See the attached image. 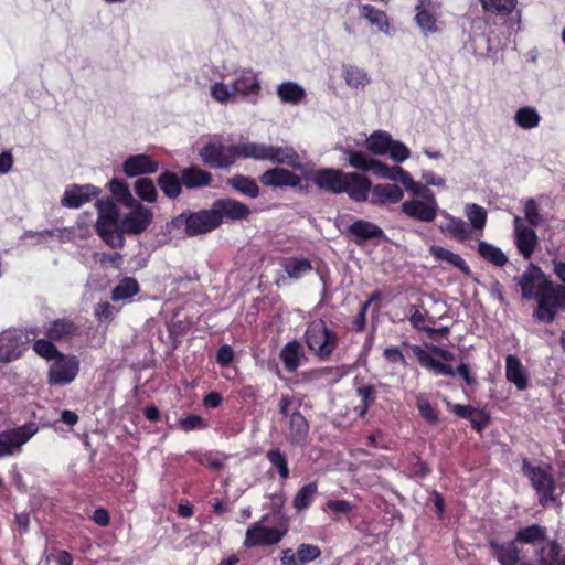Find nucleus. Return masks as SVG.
<instances>
[{
  "instance_id": "obj_39",
  "label": "nucleus",
  "mask_w": 565,
  "mask_h": 565,
  "mask_svg": "<svg viewBox=\"0 0 565 565\" xmlns=\"http://www.w3.org/2000/svg\"><path fill=\"white\" fill-rule=\"evenodd\" d=\"M342 76L345 84L354 89H363L371 81L364 70L352 65L343 67Z\"/></svg>"
},
{
  "instance_id": "obj_34",
  "label": "nucleus",
  "mask_w": 565,
  "mask_h": 565,
  "mask_svg": "<svg viewBox=\"0 0 565 565\" xmlns=\"http://www.w3.org/2000/svg\"><path fill=\"white\" fill-rule=\"evenodd\" d=\"M348 232L354 236L356 241H366L383 235V231L377 225L364 220L353 222L348 227Z\"/></svg>"
},
{
  "instance_id": "obj_1",
  "label": "nucleus",
  "mask_w": 565,
  "mask_h": 565,
  "mask_svg": "<svg viewBox=\"0 0 565 565\" xmlns=\"http://www.w3.org/2000/svg\"><path fill=\"white\" fill-rule=\"evenodd\" d=\"M218 226V218L213 206L199 212H183L167 224L169 233L183 230L186 236H196L213 231Z\"/></svg>"
},
{
  "instance_id": "obj_18",
  "label": "nucleus",
  "mask_w": 565,
  "mask_h": 565,
  "mask_svg": "<svg viewBox=\"0 0 565 565\" xmlns=\"http://www.w3.org/2000/svg\"><path fill=\"white\" fill-rule=\"evenodd\" d=\"M212 206L218 218V225L224 218L239 221L247 218L250 214L247 205L231 198L216 200Z\"/></svg>"
},
{
  "instance_id": "obj_58",
  "label": "nucleus",
  "mask_w": 565,
  "mask_h": 565,
  "mask_svg": "<svg viewBox=\"0 0 565 565\" xmlns=\"http://www.w3.org/2000/svg\"><path fill=\"white\" fill-rule=\"evenodd\" d=\"M33 350L38 355L49 361H53L56 358V355L61 354V352L55 348L54 344L44 339L36 340L33 343Z\"/></svg>"
},
{
  "instance_id": "obj_41",
  "label": "nucleus",
  "mask_w": 565,
  "mask_h": 565,
  "mask_svg": "<svg viewBox=\"0 0 565 565\" xmlns=\"http://www.w3.org/2000/svg\"><path fill=\"white\" fill-rule=\"evenodd\" d=\"M494 550V556L501 565H516L520 557V552L514 543L494 544L491 543Z\"/></svg>"
},
{
  "instance_id": "obj_23",
  "label": "nucleus",
  "mask_w": 565,
  "mask_h": 565,
  "mask_svg": "<svg viewBox=\"0 0 565 565\" xmlns=\"http://www.w3.org/2000/svg\"><path fill=\"white\" fill-rule=\"evenodd\" d=\"M159 163L147 154L128 157L122 163V171L128 178L154 173Z\"/></svg>"
},
{
  "instance_id": "obj_2",
  "label": "nucleus",
  "mask_w": 565,
  "mask_h": 565,
  "mask_svg": "<svg viewBox=\"0 0 565 565\" xmlns=\"http://www.w3.org/2000/svg\"><path fill=\"white\" fill-rule=\"evenodd\" d=\"M98 210V218L96 222V230L103 241L111 248H121L125 244V238L120 234L118 221V210L116 205L109 200H100L96 203Z\"/></svg>"
},
{
  "instance_id": "obj_51",
  "label": "nucleus",
  "mask_w": 565,
  "mask_h": 565,
  "mask_svg": "<svg viewBox=\"0 0 565 565\" xmlns=\"http://www.w3.org/2000/svg\"><path fill=\"white\" fill-rule=\"evenodd\" d=\"M483 11L494 14H510L516 7L518 0H479Z\"/></svg>"
},
{
  "instance_id": "obj_60",
  "label": "nucleus",
  "mask_w": 565,
  "mask_h": 565,
  "mask_svg": "<svg viewBox=\"0 0 565 565\" xmlns=\"http://www.w3.org/2000/svg\"><path fill=\"white\" fill-rule=\"evenodd\" d=\"M300 398H297L295 396H287L282 395L279 401V412L284 416H289L295 412L298 411L300 406Z\"/></svg>"
},
{
  "instance_id": "obj_53",
  "label": "nucleus",
  "mask_w": 565,
  "mask_h": 565,
  "mask_svg": "<svg viewBox=\"0 0 565 565\" xmlns=\"http://www.w3.org/2000/svg\"><path fill=\"white\" fill-rule=\"evenodd\" d=\"M108 185L116 200L125 206H129L136 203L137 200L132 196L126 182L113 179Z\"/></svg>"
},
{
  "instance_id": "obj_24",
  "label": "nucleus",
  "mask_w": 565,
  "mask_h": 565,
  "mask_svg": "<svg viewBox=\"0 0 565 565\" xmlns=\"http://www.w3.org/2000/svg\"><path fill=\"white\" fill-rule=\"evenodd\" d=\"M440 215L443 220L438 227L441 233L447 234L459 242H466L471 238V230L463 220L452 216L446 211H441Z\"/></svg>"
},
{
  "instance_id": "obj_57",
  "label": "nucleus",
  "mask_w": 565,
  "mask_h": 565,
  "mask_svg": "<svg viewBox=\"0 0 565 565\" xmlns=\"http://www.w3.org/2000/svg\"><path fill=\"white\" fill-rule=\"evenodd\" d=\"M322 510L337 518L350 513L353 510V504L348 500H329Z\"/></svg>"
},
{
  "instance_id": "obj_27",
  "label": "nucleus",
  "mask_w": 565,
  "mask_h": 565,
  "mask_svg": "<svg viewBox=\"0 0 565 565\" xmlns=\"http://www.w3.org/2000/svg\"><path fill=\"white\" fill-rule=\"evenodd\" d=\"M277 96L281 103L299 105L305 102L307 92L300 84L292 81H286L277 86Z\"/></svg>"
},
{
  "instance_id": "obj_19",
  "label": "nucleus",
  "mask_w": 565,
  "mask_h": 565,
  "mask_svg": "<svg viewBox=\"0 0 565 565\" xmlns=\"http://www.w3.org/2000/svg\"><path fill=\"white\" fill-rule=\"evenodd\" d=\"M99 193L100 190L92 184H72L66 186L61 203L66 207L78 209L86 202L96 198Z\"/></svg>"
},
{
  "instance_id": "obj_44",
  "label": "nucleus",
  "mask_w": 565,
  "mask_h": 565,
  "mask_svg": "<svg viewBox=\"0 0 565 565\" xmlns=\"http://www.w3.org/2000/svg\"><path fill=\"white\" fill-rule=\"evenodd\" d=\"M282 267L291 279H300L312 270L311 262L306 258L287 259Z\"/></svg>"
},
{
  "instance_id": "obj_5",
  "label": "nucleus",
  "mask_w": 565,
  "mask_h": 565,
  "mask_svg": "<svg viewBox=\"0 0 565 565\" xmlns=\"http://www.w3.org/2000/svg\"><path fill=\"white\" fill-rule=\"evenodd\" d=\"M365 146L370 152L375 156L388 154L390 159L401 163L409 159V148L399 140L392 138L385 130H376L365 140Z\"/></svg>"
},
{
  "instance_id": "obj_30",
  "label": "nucleus",
  "mask_w": 565,
  "mask_h": 565,
  "mask_svg": "<svg viewBox=\"0 0 565 565\" xmlns=\"http://www.w3.org/2000/svg\"><path fill=\"white\" fill-rule=\"evenodd\" d=\"M429 253L436 260L449 264L458 268L466 276L470 275V267L459 254H456L438 245H431L429 247Z\"/></svg>"
},
{
  "instance_id": "obj_45",
  "label": "nucleus",
  "mask_w": 565,
  "mask_h": 565,
  "mask_svg": "<svg viewBox=\"0 0 565 565\" xmlns=\"http://www.w3.org/2000/svg\"><path fill=\"white\" fill-rule=\"evenodd\" d=\"M139 285L135 278H124L111 291L114 301L126 300L137 295Z\"/></svg>"
},
{
  "instance_id": "obj_25",
  "label": "nucleus",
  "mask_w": 565,
  "mask_h": 565,
  "mask_svg": "<svg viewBox=\"0 0 565 565\" xmlns=\"http://www.w3.org/2000/svg\"><path fill=\"white\" fill-rule=\"evenodd\" d=\"M505 377L518 391L530 386V376L521 360L512 354L505 358Z\"/></svg>"
},
{
  "instance_id": "obj_9",
  "label": "nucleus",
  "mask_w": 565,
  "mask_h": 565,
  "mask_svg": "<svg viewBox=\"0 0 565 565\" xmlns=\"http://www.w3.org/2000/svg\"><path fill=\"white\" fill-rule=\"evenodd\" d=\"M38 430L35 423H28L0 433V458L11 456L20 450Z\"/></svg>"
},
{
  "instance_id": "obj_14",
  "label": "nucleus",
  "mask_w": 565,
  "mask_h": 565,
  "mask_svg": "<svg viewBox=\"0 0 565 565\" xmlns=\"http://www.w3.org/2000/svg\"><path fill=\"white\" fill-rule=\"evenodd\" d=\"M402 212L411 218L420 222H431L438 212V204L435 195H428L423 200L414 199L402 204Z\"/></svg>"
},
{
  "instance_id": "obj_56",
  "label": "nucleus",
  "mask_w": 565,
  "mask_h": 565,
  "mask_svg": "<svg viewBox=\"0 0 565 565\" xmlns=\"http://www.w3.org/2000/svg\"><path fill=\"white\" fill-rule=\"evenodd\" d=\"M545 536V530L536 524L521 529L516 533V540L522 543H535Z\"/></svg>"
},
{
  "instance_id": "obj_33",
  "label": "nucleus",
  "mask_w": 565,
  "mask_h": 565,
  "mask_svg": "<svg viewBox=\"0 0 565 565\" xmlns=\"http://www.w3.org/2000/svg\"><path fill=\"white\" fill-rule=\"evenodd\" d=\"M280 359L288 371H296L305 359L301 344L298 341L288 342L280 351Z\"/></svg>"
},
{
  "instance_id": "obj_59",
  "label": "nucleus",
  "mask_w": 565,
  "mask_h": 565,
  "mask_svg": "<svg viewBox=\"0 0 565 565\" xmlns=\"http://www.w3.org/2000/svg\"><path fill=\"white\" fill-rule=\"evenodd\" d=\"M344 154L349 161V164L352 168L363 171H370V164L372 159L369 158L366 154L353 150H345Z\"/></svg>"
},
{
  "instance_id": "obj_38",
  "label": "nucleus",
  "mask_w": 565,
  "mask_h": 565,
  "mask_svg": "<svg viewBox=\"0 0 565 565\" xmlns=\"http://www.w3.org/2000/svg\"><path fill=\"white\" fill-rule=\"evenodd\" d=\"M477 252L481 258L494 266H504L508 263V257L502 249L488 242L480 241Z\"/></svg>"
},
{
  "instance_id": "obj_3",
  "label": "nucleus",
  "mask_w": 565,
  "mask_h": 565,
  "mask_svg": "<svg viewBox=\"0 0 565 565\" xmlns=\"http://www.w3.org/2000/svg\"><path fill=\"white\" fill-rule=\"evenodd\" d=\"M522 471L535 490L542 505L555 500L556 482L551 466H534L527 459H523Z\"/></svg>"
},
{
  "instance_id": "obj_16",
  "label": "nucleus",
  "mask_w": 565,
  "mask_h": 565,
  "mask_svg": "<svg viewBox=\"0 0 565 565\" xmlns=\"http://www.w3.org/2000/svg\"><path fill=\"white\" fill-rule=\"evenodd\" d=\"M513 225L516 249L523 258L530 259L539 245V237L535 231L524 225L522 218L518 215L514 216Z\"/></svg>"
},
{
  "instance_id": "obj_61",
  "label": "nucleus",
  "mask_w": 565,
  "mask_h": 565,
  "mask_svg": "<svg viewBox=\"0 0 565 565\" xmlns=\"http://www.w3.org/2000/svg\"><path fill=\"white\" fill-rule=\"evenodd\" d=\"M524 214L526 221L532 226H539L542 223V216L539 213L537 204L534 200L530 199L524 204Z\"/></svg>"
},
{
  "instance_id": "obj_63",
  "label": "nucleus",
  "mask_w": 565,
  "mask_h": 565,
  "mask_svg": "<svg viewBox=\"0 0 565 565\" xmlns=\"http://www.w3.org/2000/svg\"><path fill=\"white\" fill-rule=\"evenodd\" d=\"M405 189L411 192L413 195L426 198L428 195H434L430 190L427 189L426 185L420 182H416L411 177L408 181L404 184Z\"/></svg>"
},
{
  "instance_id": "obj_4",
  "label": "nucleus",
  "mask_w": 565,
  "mask_h": 565,
  "mask_svg": "<svg viewBox=\"0 0 565 565\" xmlns=\"http://www.w3.org/2000/svg\"><path fill=\"white\" fill-rule=\"evenodd\" d=\"M305 338L310 352L321 360H327L338 345L337 334L322 320L312 321Z\"/></svg>"
},
{
  "instance_id": "obj_6",
  "label": "nucleus",
  "mask_w": 565,
  "mask_h": 565,
  "mask_svg": "<svg viewBox=\"0 0 565 565\" xmlns=\"http://www.w3.org/2000/svg\"><path fill=\"white\" fill-rule=\"evenodd\" d=\"M535 299L537 300L535 318L550 323L559 309H565V287L552 282Z\"/></svg>"
},
{
  "instance_id": "obj_46",
  "label": "nucleus",
  "mask_w": 565,
  "mask_h": 565,
  "mask_svg": "<svg viewBox=\"0 0 565 565\" xmlns=\"http://www.w3.org/2000/svg\"><path fill=\"white\" fill-rule=\"evenodd\" d=\"M514 120L522 129H533L540 125L541 116L533 107H522L515 113Z\"/></svg>"
},
{
  "instance_id": "obj_54",
  "label": "nucleus",
  "mask_w": 565,
  "mask_h": 565,
  "mask_svg": "<svg viewBox=\"0 0 565 565\" xmlns=\"http://www.w3.org/2000/svg\"><path fill=\"white\" fill-rule=\"evenodd\" d=\"M416 406L420 416L429 424H437L439 415L436 408L430 404L428 396L425 393L416 395Z\"/></svg>"
},
{
  "instance_id": "obj_28",
  "label": "nucleus",
  "mask_w": 565,
  "mask_h": 565,
  "mask_svg": "<svg viewBox=\"0 0 565 565\" xmlns=\"http://www.w3.org/2000/svg\"><path fill=\"white\" fill-rule=\"evenodd\" d=\"M403 199V191L396 184L385 183L371 188V202L373 204L396 203Z\"/></svg>"
},
{
  "instance_id": "obj_17",
  "label": "nucleus",
  "mask_w": 565,
  "mask_h": 565,
  "mask_svg": "<svg viewBox=\"0 0 565 565\" xmlns=\"http://www.w3.org/2000/svg\"><path fill=\"white\" fill-rule=\"evenodd\" d=\"M232 87L236 98H252L253 102H256L262 89L258 74L250 68L241 71Z\"/></svg>"
},
{
  "instance_id": "obj_42",
  "label": "nucleus",
  "mask_w": 565,
  "mask_h": 565,
  "mask_svg": "<svg viewBox=\"0 0 565 565\" xmlns=\"http://www.w3.org/2000/svg\"><path fill=\"white\" fill-rule=\"evenodd\" d=\"M318 492V486L316 482L308 483L301 487L295 494L292 500V507L297 511L306 510L310 507Z\"/></svg>"
},
{
  "instance_id": "obj_40",
  "label": "nucleus",
  "mask_w": 565,
  "mask_h": 565,
  "mask_svg": "<svg viewBox=\"0 0 565 565\" xmlns=\"http://www.w3.org/2000/svg\"><path fill=\"white\" fill-rule=\"evenodd\" d=\"M181 180L186 188L205 186L211 182V174L199 168H188L182 171Z\"/></svg>"
},
{
  "instance_id": "obj_50",
  "label": "nucleus",
  "mask_w": 565,
  "mask_h": 565,
  "mask_svg": "<svg viewBox=\"0 0 565 565\" xmlns=\"http://www.w3.org/2000/svg\"><path fill=\"white\" fill-rule=\"evenodd\" d=\"M561 545L555 541H545L537 554L540 565H554L561 554Z\"/></svg>"
},
{
  "instance_id": "obj_52",
  "label": "nucleus",
  "mask_w": 565,
  "mask_h": 565,
  "mask_svg": "<svg viewBox=\"0 0 565 565\" xmlns=\"http://www.w3.org/2000/svg\"><path fill=\"white\" fill-rule=\"evenodd\" d=\"M76 331L75 324L65 319L53 321L46 330V334L51 340H61Z\"/></svg>"
},
{
  "instance_id": "obj_20",
  "label": "nucleus",
  "mask_w": 565,
  "mask_h": 565,
  "mask_svg": "<svg viewBox=\"0 0 565 565\" xmlns=\"http://www.w3.org/2000/svg\"><path fill=\"white\" fill-rule=\"evenodd\" d=\"M259 181L265 186L296 188L300 184L301 178L287 169L271 168L263 172Z\"/></svg>"
},
{
  "instance_id": "obj_43",
  "label": "nucleus",
  "mask_w": 565,
  "mask_h": 565,
  "mask_svg": "<svg viewBox=\"0 0 565 565\" xmlns=\"http://www.w3.org/2000/svg\"><path fill=\"white\" fill-rule=\"evenodd\" d=\"M415 20L425 35L435 34L440 31L437 19L428 10L423 8V2L417 7Z\"/></svg>"
},
{
  "instance_id": "obj_48",
  "label": "nucleus",
  "mask_w": 565,
  "mask_h": 565,
  "mask_svg": "<svg viewBox=\"0 0 565 565\" xmlns=\"http://www.w3.org/2000/svg\"><path fill=\"white\" fill-rule=\"evenodd\" d=\"M211 97L220 104L235 103L237 100L232 84L215 82L210 86Z\"/></svg>"
},
{
  "instance_id": "obj_62",
  "label": "nucleus",
  "mask_w": 565,
  "mask_h": 565,
  "mask_svg": "<svg viewBox=\"0 0 565 565\" xmlns=\"http://www.w3.org/2000/svg\"><path fill=\"white\" fill-rule=\"evenodd\" d=\"M179 424H180V427L184 430V431H191V430H194V429H199V428H204L205 427V424L203 422V419L198 416V415H189L184 418H181L179 420Z\"/></svg>"
},
{
  "instance_id": "obj_35",
  "label": "nucleus",
  "mask_w": 565,
  "mask_h": 565,
  "mask_svg": "<svg viewBox=\"0 0 565 565\" xmlns=\"http://www.w3.org/2000/svg\"><path fill=\"white\" fill-rule=\"evenodd\" d=\"M463 213L469 221L471 232L481 234L486 227L488 213L484 207L476 203H468L463 207Z\"/></svg>"
},
{
  "instance_id": "obj_31",
  "label": "nucleus",
  "mask_w": 565,
  "mask_h": 565,
  "mask_svg": "<svg viewBox=\"0 0 565 565\" xmlns=\"http://www.w3.org/2000/svg\"><path fill=\"white\" fill-rule=\"evenodd\" d=\"M308 431L309 424L307 419L299 413V411H295L290 415L288 422V440L294 445H299L306 439Z\"/></svg>"
},
{
  "instance_id": "obj_12",
  "label": "nucleus",
  "mask_w": 565,
  "mask_h": 565,
  "mask_svg": "<svg viewBox=\"0 0 565 565\" xmlns=\"http://www.w3.org/2000/svg\"><path fill=\"white\" fill-rule=\"evenodd\" d=\"M285 526L268 527L257 522L247 527L243 545L247 548L255 546H269L280 542L286 535Z\"/></svg>"
},
{
  "instance_id": "obj_36",
  "label": "nucleus",
  "mask_w": 565,
  "mask_h": 565,
  "mask_svg": "<svg viewBox=\"0 0 565 565\" xmlns=\"http://www.w3.org/2000/svg\"><path fill=\"white\" fill-rule=\"evenodd\" d=\"M361 15L366 19L372 25L376 26L379 32L388 34L390 23L386 14L370 4L360 6Z\"/></svg>"
},
{
  "instance_id": "obj_11",
  "label": "nucleus",
  "mask_w": 565,
  "mask_h": 565,
  "mask_svg": "<svg viewBox=\"0 0 565 565\" xmlns=\"http://www.w3.org/2000/svg\"><path fill=\"white\" fill-rule=\"evenodd\" d=\"M130 212L127 213L119 223L121 236L124 234L138 235L145 232L153 220V213L150 209L136 201L135 204L128 206Z\"/></svg>"
},
{
  "instance_id": "obj_26",
  "label": "nucleus",
  "mask_w": 565,
  "mask_h": 565,
  "mask_svg": "<svg viewBox=\"0 0 565 565\" xmlns=\"http://www.w3.org/2000/svg\"><path fill=\"white\" fill-rule=\"evenodd\" d=\"M320 555V550L316 545L301 544L296 551L286 548L281 552V565H305L316 559Z\"/></svg>"
},
{
  "instance_id": "obj_8",
  "label": "nucleus",
  "mask_w": 565,
  "mask_h": 565,
  "mask_svg": "<svg viewBox=\"0 0 565 565\" xmlns=\"http://www.w3.org/2000/svg\"><path fill=\"white\" fill-rule=\"evenodd\" d=\"M79 372V360L75 355L58 354L47 371V383L64 386L72 383Z\"/></svg>"
},
{
  "instance_id": "obj_37",
  "label": "nucleus",
  "mask_w": 565,
  "mask_h": 565,
  "mask_svg": "<svg viewBox=\"0 0 565 565\" xmlns=\"http://www.w3.org/2000/svg\"><path fill=\"white\" fill-rule=\"evenodd\" d=\"M227 183L241 194L256 199L259 195V188L255 179L245 175H235L227 180Z\"/></svg>"
},
{
  "instance_id": "obj_21",
  "label": "nucleus",
  "mask_w": 565,
  "mask_h": 565,
  "mask_svg": "<svg viewBox=\"0 0 565 565\" xmlns=\"http://www.w3.org/2000/svg\"><path fill=\"white\" fill-rule=\"evenodd\" d=\"M345 172L337 169H321L316 171L311 180L320 189L332 192L343 193V182Z\"/></svg>"
},
{
  "instance_id": "obj_32",
  "label": "nucleus",
  "mask_w": 565,
  "mask_h": 565,
  "mask_svg": "<svg viewBox=\"0 0 565 565\" xmlns=\"http://www.w3.org/2000/svg\"><path fill=\"white\" fill-rule=\"evenodd\" d=\"M268 161L286 164L294 169H302L298 152L291 147H275L270 145Z\"/></svg>"
},
{
  "instance_id": "obj_10",
  "label": "nucleus",
  "mask_w": 565,
  "mask_h": 565,
  "mask_svg": "<svg viewBox=\"0 0 565 565\" xmlns=\"http://www.w3.org/2000/svg\"><path fill=\"white\" fill-rule=\"evenodd\" d=\"M236 152V145L225 146L218 139H213L200 150V157L211 167L226 168L237 161Z\"/></svg>"
},
{
  "instance_id": "obj_55",
  "label": "nucleus",
  "mask_w": 565,
  "mask_h": 565,
  "mask_svg": "<svg viewBox=\"0 0 565 565\" xmlns=\"http://www.w3.org/2000/svg\"><path fill=\"white\" fill-rule=\"evenodd\" d=\"M266 457L271 466L278 470L280 478L286 480L289 477L286 455L278 449H271L267 452Z\"/></svg>"
},
{
  "instance_id": "obj_47",
  "label": "nucleus",
  "mask_w": 565,
  "mask_h": 565,
  "mask_svg": "<svg viewBox=\"0 0 565 565\" xmlns=\"http://www.w3.org/2000/svg\"><path fill=\"white\" fill-rule=\"evenodd\" d=\"M158 184L162 192L171 199L177 198L181 192V181L175 173L163 172L158 179Z\"/></svg>"
},
{
  "instance_id": "obj_13",
  "label": "nucleus",
  "mask_w": 565,
  "mask_h": 565,
  "mask_svg": "<svg viewBox=\"0 0 565 565\" xmlns=\"http://www.w3.org/2000/svg\"><path fill=\"white\" fill-rule=\"evenodd\" d=\"M28 337L22 330L9 329L0 334V362H11L19 359L25 349Z\"/></svg>"
},
{
  "instance_id": "obj_15",
  "label": "nucleus",
  "mask_w": 565,
  "mask_h": 565,
  "mask_svg": "<svg viewBox=\"0 0 565 565\" xmlns=\"http://www.w3.org/2000/svg\"><path fill=\"white\" fill-rule=\"evenodd\" d=\"M550 284H552V281L546 277L541 268L534 264H530L527 269L519 279L522 295L526 299L536 298Z\"/></svg>"
},
{
  "instance_id": "obj_64",
  "label": "nucleus",
  "mask_w": 565,
  "mask_h": 565,
  "mask_svg": "<svg viewBox=\"0 0 565 565\" xmlns=\"http://www.w3.org/2000/svg\"><path fill=\"white\" fill-rule=\"evenodd\" d=\"M422 179L425 181L426 185H433L438 188H444L446 185V180L438 175L436 172L427 170L423 171Z\"/></svg>"
},
{
  "instance_id": "obj_49",
  "label": "nucleus",
  "mask_w": 565,
  "mask_h": 565,
  "mask_svg": "<svg viewBox=\"0 0 565 565\" xmlns=\"http://www.w3.org/2000/svg\"><path fill=\"white\" fill-rule=\"evenodd\" d=\"M134 190L140 200L147 203L157 202L158 192L152 180L148 178L138 179L134 184Z\"/></svg>"
},
{
  "instance_id": "obj_7",
  "label": "nucleus",
  "mask_w": 565,
  "mask_h": 565,
  "mask_svg": "<svg viewBox=\"0 0 565 565\" xmlns=\"http://www.w3.org/2000/svg\"><path fill=\"white\" fill-rule=\"evenodd\" d=\"M412 351L417 358L420 365L437 375H454V369L447 364L451 362L455 356L451 352L444 350L439 347L431 345L426 351L418 345H413Z\"/></svg>"
},
{
  "instance_id": "obj_29",
  "label": "nucleus",
  "mask_w": 565,
  "mask_h": 565,
  "mask_svg": "<svg viewBox=\"0 0 565 565\" xmlns=\"http://www.w3.org/2000/svg\"><path fill=\"white\" fill-rule=\"evenodd\" d=\"M237 160L254 159L257 161H268L270 145L254 141H242L236 145Z\"/></svg>"
},
{
  "instance_id": "obj_22",
  "label": "nucleus",
  "mask_w": 565,
  "mask_h": 565,
  "mask_svg": "<svg viewBox=\"0 0 565 565\" xmlns=\"http://www.w3.org/2000/svg\"><path fill=\"white\" fill-rule=\"evenodd\" d=\"M344 179L343 192L356 202L367 200L371 193V182L366 177L355 172H345Z\"/></svg>"
}]
</instances>
